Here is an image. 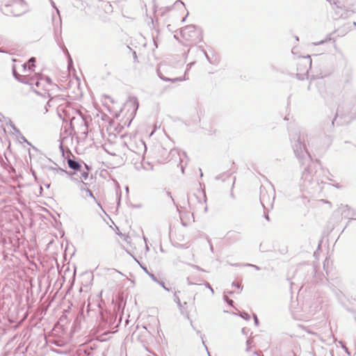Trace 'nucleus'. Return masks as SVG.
Returning a JSON list of instances; mask_svg holds the SVG:
<instances>
[{
	"mask_svg": "<svg viewBox=\"0 0 356 356\" xmlns=\"http://www.w3.org/2000/svg\"><path fill=\"white\" fill-rule=\"evenodd\" d=\"M13 76L16 79H17L19 81L24 83L25 84H28L31 86L32 87L33 86L36 87H39L40 85V80L42 79L38 76L33 77V76H23L19 75L17 74L14 70H13Z\"/></svg>",
	"mask_w": 356,
	"mask_h": 356,
	"instance_id": "nucleus-1",
	"label": "nucleus"
},
{
	"mask_svg": "<svg viewBox=\"0 0 356 356\" xmlns=\"http://www.w3.org/2000/svg\"><path fill=\"white\" fill-rule=\"evenodd\" d=\"M138 102L136 97H129V99L127 101V102L124 104V108L127 107H131L132 111L131 112V115H136V111L138 108Z\"/></svg>",
	"mask_w": 356,
	"mask_h": 356,
	"instance_id": "nucleus-2",
	"label": "nucleus"
},
{
	"mask_svg": "<svg viewBox=\"0 0 356 356\" xmlns=\"http://www.w3.org/2000/svg\"><path fill=\"white\" fill-rule=\"evenodd\" d=\"M87 186L88 184L83 182V181L81 180V184H79V188L81 191H85L87 195L92 198L95 200V202L97 204V205L102 209L100 202L95 197L92 192L88 188H87Z\"/></svg>",
	"mask_w": 356,
	"mask_h": 356,
	"instance_id": "nucleus-3",
	"label": "nucleus"
},
{
	"mask_svg": "<svg viewBox=\"0 0 356 356\" xmlns=\"http://www.w3.org/2000/svg\"><path fill=\"white\" fill-rule=\"evenodd\" d=\"M67 165H68V167L73 170L74 171V172H77L79 171L81 172V165L80 164V163L79 161H77L75 159H67Z\"/></svg>",
	"mask_w": 356,
	"mask_h": 356,
	"instance_id": "nucleus-4",
	"label": "nucleus"
},
{
	"mask_svg": "<svg viewBox=\"0 0 356 356\" xmlns=\"http://www.w3.org/2000/svg\"><path fill=\"white\" fill-rule=\"evenodd\" d=\"M88 119V117L83 115H80V118L78 119L81 123V130L82 134H87Z\"/></svg>",
	"mask_w": 356,
	"mask_h": 356,
	"instance_id": "nucleus-5",
	"label": "nucleus"
},
{
	"mask_svg": "<svg viewBox=\"0 0 356 356\" xmlns=\"http://www.w3.org/2000/svg\"><path fill=\"white\" fill-rule=\"evenodd\" d=\"M57 43L60 46V47L62 49L63 51L64 54H65L67 56V62H68V67H70L71 65H72L73 64V61H72V59L69 54V51L67 49V48L65 47V46L64 45V43L62 40L60 41H57Z\"/></svg>",
	"mask_w": 356,
	"mask_h": 356,
	"instance_id": "nucleus-6",
	"label": "nucleus"
},
{
	"mask_svg": "<svg viewBox=\"0 0 356 356\" xmlns=\"http://www.w3.org/2000/svg\"><path fill=\"white\" fill-rule=\"evenodd\" d=\"M97 347L95 345H89L86 346L83 348V351L84 355L87 356H93L95 354V351L96 350Z\"/></svg>",
	"mask_w": 356,
	"mask_h": 356,
	"instance_id": "nucleus-7",
	"label": "nucleus"
},
{
	"mask_svg": "<svg viewBox=\"0 0 356 356\" xmlns=\"http://www.w3.org/2000/svg\"><path fill=\"white\" fill-rule=\"evenodd\" d=\"M45 169L48 171V172H51L53 174H56V172H60L61 173H66V174H68L69 172L63 170V168H56V167H53V166H46L45 167Z\"/></svg>",
	"mask_w": 356,
	"mask_h": 356,
	"instance_id": "nucleus-8",
	"label": "nucleus"
},
{
	"mask_svg": "<svg viewBox=\"0 0 356 356\" xmlns=\"http://www.w3.org/2000/svg\"><path fill=\"white\" fill-rule=\"evenodd\" d=\"M142 167L145 170H153L154 168V164L149 161L146 160L145 157H143L142 162H141Z\"/></svg>",
	"mask_w": 356,
	"mask_h": 356,
	"instance_id": "nucleus-9",
	"label": "nucleus"
},
{
	"mask_svg": "<svg viewBox=\"0 0 356 356\" xmlns=\"http://www.w3.org/2000/svg\"><path fill=\"white\" fill-rule=\"evenodd\" d=\"M199 291L200 292H202V291H207V293H209V295H211L213 293V289L210 286L209 284H205V285H201L199 289H198Z\"/></svg>",
	"mask_w": 356,
	"mask_h": 356,
	"instance_id": "nucleus-10",
	"label": "nucleus"
},
{
	"mask_svg": "<svg viewBox=\"0 0 356 356\" xmlns=\"http://www.w3.org/2000/svg\"><path fill=\"white\" fill-rule=\"evenodd\" d=\"M70 177V179L73 181H74L75 183H77L78 185L79 186V184H81V181H79V175L77 174V172H68V174Z\"/></svg>",
	"mask_w": 356,
	"mask_h": 356,
	"instance_id": "nucleus-11",
	"label": "nucleus"
},
{
	"mask_svg": "<svg viewBox=\"0 0 356 356\" xmlns=\"http://www.w3.org/2000/svg\"><path fill=\"white\" fill-rule=\"evenodd\" d=\"M75 1L72 3L73 6L79 9L83 10L85 9V3L82 0H74Z\"/></svg>",
	"mask_w": 356,
	"mask_h": 356,
	"instance_id": "nucleus-12",
	"label": "nucleus"
},
{
	"mask_svg": "<svg viewBox=\"0 0 356 356\" xmlns=\"http://www.w3.org/2000/svg\"><path fill=\"white\" fill-rule=\"evenodd\" d=\"M7 125H9L13 131L16 134V135H21V131L18 128L16 127V126L13 123V122L9 120V122L6 123Z\"/></svg>",
	"mask_w": 356,
	"mask_h": 356,
	"instance_id": "nucleus-13",
	"label": "nucleus"
},
{
	"mask_svg": "<svg viewBox=\"0 0 356 356\" xmlns=\"http://www.w3.org/2000/svg\"><path fill=\"white\" fill-rule=\"evenodd\" d=\"M86 168H87L86 171L81 172L80 178L86 180L88 178L89 176V169L88 168V165L85 164Z\"/></svg>",
	"mask_w": 356,
	"mask_h": 356,
	"instance_id": "nucleus-14",
	"label": "nucleus"
},
{
	"mask_svg": "<svg viewBox=\"0 0 356 356\" xmlns=\"http://www.w3.org/2000/svg\"><path fill=\"white\" fill-rule=\"evenodd\" d=\"M305 61H306V65H305L304 69L301 70L302 74H307L308 70H309V65H310V64H311L310 60H306Z\"/></svg>",
	"mask_w": 356,
	"mask_h": 356,
	"instance_id": "nucleus-15",
	"label": "nucleus"
},
{
	"mask_svg": "<svg viewBox=\"0 0 356 356\" xmlns=\"http://www.w3.org/2000/svg\"><path fill=\"white\" fill-rule=\"evenodd\" d=\"M108 318H109V325H111L116 320V316L111 314Z\"/></svg>",
	"mask_w": 356,
	"mask_h": 356,
	"instance_id": "nucleus-16",
	"label": "nucleus"
},
{
	"mask_svg": "<svg viewBox=\"0 0 356 356\" xmlns=\"http://www.w3.org/2000/svg\"><path fill=\"white\" fill-rule=\"evenodd\" d=\"M50 102H51V100H49V101L47 102L46 105L44 106V111H43V113H47V112H48V108L51 106Z\"/></svg>",
	"mask_w": 356,
	"mask_h": 356,
	"instance_id": "nucleus-17",
	"label": "nucleus"
},
{
	"mask_svg": "<svg viewBox=\"0 0 356 356\" xmlns=\"http://www.w3.org/2000/svg\"><path fill=\"white\" fill-rule=\"evenodd\" d=\"M17 137H19L22 140H23L25 143H27L28 144H30L26 138L21 134V135H17Z\"/></svg>",
	"mask_w": 356,
	"mask_h": 356,
	"instance_id": "nucleus-18",
	"label": "nucleus"
},
{
	"mask_svg": "<svg viewBox=\"0 0 356 356\" xmlns=\"http://www.w3.org/2000/svg\"><path fill=\"white\" fill-rule=\"evenodd\" d=\"M163 287L168 290V291H172V285L170 283L168 284V286H163Z\"/></svg>",
	"mask_w": 356,
	"mask_h": 356,
	"instance_id": "nucleus-19",
	"label": "nucleus"
},
{
	"mask_svg": "<svg viewBox=\"0 0 356 356\" xmlns=\"http://www.w3.org/2000/svg\"><path fill=\"white\" fill-rule=\"evenodd\" d=\"M145 349L147 350V351L149 352L150 353H152V354H153L154 355V350H153V349L151 347L146 346Z\"/></svg>",
	"mask_w": 356,
	"mask_h": 356,
	"instance_id": "nucleus-20",
	"label": "nucleus"
},
{
	"mask_svg": "<svg viewBox=\"0 0 356 356\" xmlns=\"http://www.w3.org/2000/svg\"><path fill=\"white\" fill-rule=\"evenodd\" d=\"M35 58L34 57H31L29 60V63H31L32 65H33L35 63Z\"/></svg>",
	"mask_w": 356,
	"mask_h": 356,
	"instance_id": "nucleus-21",
	"label": "nucleus"
},
{
	"mask_svg": "<svg viewBox=\"0 0 356 356\" xmlns=\"http://www.w3.org/2000/svg\"><path fill=\"white\" fill-rule=\"evenodd\" d=\"M132 54H133V57H134V62H137V55H136V53L135 51H132Z\"/></svg>",
	"mask_w": 356,
	"mask_h": 356,
	"instance_id": "nucleus-22",
	"label": "nucleus"
},
{
	"mask_svg": "<svg viewBox=\"0 0 356 356\" xmlns=\"http://www.w3.org/2000/svg\"><path fill=\"white\" fill-rule=\"evenodd\" d=\"M149 277L152 279L153 281L156 282V275L154 273H149Z\"/></svg>",
	"mask_w": 356,
	"mask_h": 356,
	"instance_id": "nucleus-23",
	"label": "nucleus"
},
{
	"mask_svg": "<svg viewBox=\"0 0 356 356\" xmlns=\"http://www.w3.org/2000/svg\"><path fill=\"white\" fill-rule=\"evenodd\" d=\"M156 131V124H154L153 125V129L152 131H151L149 136H152Z\"/></svg>",
	"mask_w": 356,
	"mask_h": 356,
	"instance_id": "nucleus-24",
	"label": "nucleus"
},
{
	"mask_svg": "<svg viewBox=\"0 0 356 356\" xmlns=\"http://www.w3.org/2000/svg\"><path fill=\"white\" fill-rule=\"evenodd\" d=\"M44 80L49 84L51 83V80L49 76H45Z\"/></svg>",
	"mask_w": 356,
	"mask_h": 356,
	"instance_id": "nucleus-25",
	"label": "nucleus"
},
{
	"mask_svg": "<svg viewBox=\"0 0 356 356\" xmlns=\"http://www.w3.org/2000/svg\"><path fill=\"white\" fill-rule=\"evenodd\" d=\"M153 15L155 17L156 16V6L154 5L152 8Z\"/></svg>",
	"mask_w": 356,
	"mask_h": 356,
	"instance_id": "nucleus-26",
	"label": "nucleus"
},
{
	"mask_svg": "<svg viewBox=\"0 0 356 356\" xmlns=\"http://www.w3.org/2000/svg\"><path fill=\"white\" fill-rule=\"evenodd\" d=\"M59 148H60V151L62 152L63 154H64V149H63V145L62 143L60 145Z\"/></svg>",
	"mask_w": 356,
	"mask_h": 356,
	"instance_id": "nucleus-27",
	"label": "nucleus"
},
{
	"mask_svg": "<svg viewBox=\"0 0 356 356\" xmlns=\"http://www.w3.org/2000/svg\"><path fill=\"white\" fill-rule=\"evenodd\" d=\"M130 237L128 236L124 238V241L128 243H130Z\"/></svg>",
	"mask_w": 356,
	"mask_h": 356,
	"instance_id": "nucleus-28",
	"label": "nucleus"
},
{
	"mask_svg": "<svg viewBox=\"0 0 356 356\" xmlns=\"http://www.w3.org/2000/svg\"><path fill=\"white\" fill-rule=\"evenodd\" d=\"M32 175L34 177L35 179L37 180V177H36L35 171H32Z\"/></svg>",
	"mask_w": 356,
	"mask_h": 356,
	"instance_id": "nucleus-29",
	"label": "nucleus"
},
{
	"mask_svg": "<svg viewBox=\"0 0 356 356\" xmlns=\"http://www.w3.org/2000/svg\"><path fill=\"white\" fill-rule=\"evenodd\" d=\"M142 268H143V270L145 271V273H147V274H149V273L148 272L147 269L146 267H143L142 266Z\"/></svg>",
	"mask_w": 356,
	"mask_h": 356,
	"instance_id": "nucleus-30",
	"label": "nucleus"
},
{
	"mask_svg": "<svg viewBox=\"0 0 356 356\" xmlns=\"http://www.w3.org/2000/svg\"><path fill=\"white\" fill-rule=\"evenodd\" d=\"M236 286L239 289L240 288V284L239 283H236L235 284Z\"/></svg>",
	"mask_w": 356,
	"mask_h": 356,
	"instance_id": "nucleus-31",
	"label": "nucleus"
},
{
	"mask_svg": "<svg viewBox=\"0 0 356 356\" xmlns=\"http://www.w3.org/2000/svg\"><path fill=\"white\" fill-rule=\"evenodd\" d=\"M227 302H228V303H229V305H232V302H233V301H232V300H227Z\"/></svg>",
	"mask_w": 356,
	"mask_h": 356,
	"instance_id": "nucleus-32",
	"label": "nucleus"
},
{
	"mask_svg": "<svg viewBox=\"0 0 356 356\" xmlns=\"http://www.w3.org/2000/svg\"><path fill=\"white\" fill-rule=\"evenodd\" d=\"M11 13H12V14H13L15 16H18V15H19V14H17V13H13V12H11Z\"/></svg>",
	"mask_w": 356,
	"mask_h": 356,
	"instance_id": "nucleus-33",
	"label": "nucleus"
},
{
	"mask_svg": "<svg viewBox=\"0 0 356 356\" xmlns=\"http://www.w3.org/2000/svg\"><path fill=\"white\" fill-rule=\"evenodd\" d=\"M120 197H119V199H118V206H119V205H120Z\"/></svg>",
	"mask_w": 356,
	"mask_h": 356,
	"instance_id": "nucleus-34",
	"label": "nucleus"
},
{
	"mask_svg": "<svg viewBox=\"0 0 356 356\" xmlns=\"http://www.w3.org/2000/svg\"><path fill=\"white\" fill-rule=\"evenodd\" d=\"M153 42H154V45H156V39L154 37H153Z\"/></svg>",
	"mask_w": 356,
	"mask_h": 356,
	"instance_id": "nucleus-35",
	"label": "nucleus"
},
{
	"mask_svg": "<svg viewBox=\"0 0 356 356\" xmlns=\"http://www.w3.org/2000/svg\"><path fill=\"white\" fill-rule=\"evenodd\" d=\"M23 67H24V70H26V64H24Z\"/></svg>",
	"mask_w": 356,
	"mask_h": 356,
	"instance_id": "nucleus-36",
	"label": "nucleus"
},
{
	"mask_svg": "<svg viewBox=\"0 0 356 356\" xmlns=\"http://www.w3.org/2000/svg\"><path fill=\"white\" fill-rule=\"evenodd\" d=\"M151 23H152V24L154 26V20H153V19H152V18H151Z\"/></svg>",
	"mask_w": 356,
	"mask_h": 356,
	"instance_id": "nucleus-37",
	"label": "nucleus"
},
{
	"mask_svg": "<svg viewBox=\"0 0 356 356\" xmlns=\"http://www.w3.org/2000/svg\"><path fill=\"white\" fill-rule=\"evenodd\" d=\"M146 245V250H149V247H148V245H147V243H146V245Z\"/></svg>",
	"mask_w": 356,
	"mask_h": 356,
	"instance_id": "nucleus-38",
	"label": "nucleus"
},
{
	"mask_svg": "<svg viewBox=\"0 0 356 356\" xmlns=\"http://www.w3.org/2000/svg\"><path fill=\"white\" fill-rule=\"evenodd\" d=\"M49 186H50V184H46V187H47V188H49Z\"/></svg>",
	"mask_w": 356,
	"mask_h": 356,
	"instance_id": "nucleus-39",
	"label": "nucleus"
},
{
	"mask_svg": "<svg viewBox=\"0 0 356 356\" xmlns=\"http://www.w3.org/2000/svg\"><path fill=\"white\" fill-rule=\"evenodd\" d=\"M8 7H9V6H8V5H6V6H5V8H8Z\"/></svg>",
	"mask_w": 356,
	"mask_h": 356,
	"instance_id": "nucleus-40",
	"label": "nucleus"
},
{
	"mask_svg": "<svg viewBox=\"0 0 356 356\" xmlns=\"http://www.w3.org/2000/svg\"><path fill=\"white\" fill-rule=\"evenodd\" d=\"M0 52L4 53L5 51L0 49Z\"/></svg>",
	"mask_w": 356,
	"mask_h": 356,
	"instance_id": "nucleus-41",
	"label": "nucleus"
},
{
	"mask_svg": "<svg viewBox=\"0 0 356 356\" xmlns=\"http://www.w3.org/2000/svg\"><path fill=\"white\" fill-rule=\"evenodd\" d=\"M143 145H145V150H146V149H147V147H146V145H145V143H143Z\"/></svg>",
	"mask_w": 356,
	"mask_h": 356,
	"instance_id": "nucleus-42",
	"label": "nucleus"
},
{
	"mask_svg": "<svg viewBox=\"0 0 356 356\" xmlns=\"http://www.w3.org/2000/svg\"><path fill=\"white\" fill-rule=\"evenodd\" d=\"M127 48H128L130 51H131V48H130L129 47H127Z\"/></svg>",
	"mask_w": 356,
	"mask_h": 356,
	"instance_id": "nucleus-43",
	"label": "nucleus"
}]
</instances>
